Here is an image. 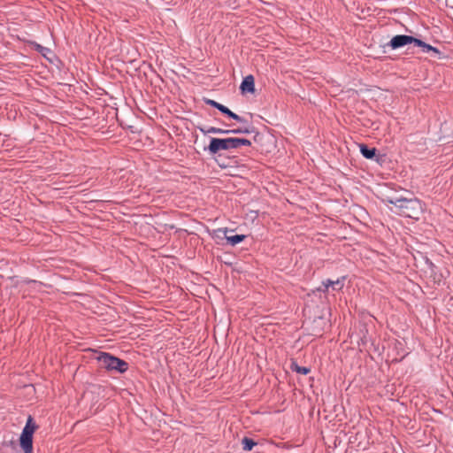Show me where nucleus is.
<instances>
[{"label":"nucleus","mask_w":453,"mask_h":453,"mask_svg":"<svg viewBox=\"0 0 453 453\" xmlns=\"http://www.w3.org/2000/svg\"><path fill=\"white\" fill-rule=\"evenodd\" d=\"M388 202L395 207L397 213L404 217L418 219L422 211L421 203L417 199L400 198Z\"/></svg>","instance_id":"obj_1"},{"label":"nucleus","mask_w":453,"mask_h":453,"mask_svg":"<svg viewBox=\"0 0 453 453\" xmlns=\"http://www.w3.org/2000/svg\"><path fill=\"white\" fill-rule=\"evenodd\" d=\"M410 43H414L416 46L420 47L423 52H433L434 56L441 55V52L438 49L426 43L419 39L405 35H398L394 36L390 40L388 45L391 47V49L395 50Z\"/></svg>","instance_id":"obj_2"},{"label":"nucleus","mask_w":453,"mask_h":453,"mask_svg":"<svg viewBox=\"0 0 453 453\" xmlns=\"http://www.w3.org/2000/svg\"><path fill=\"white\" fill-rule=\"evenodd\" d=\"M96 359L100 367L108 371H116L123 373L128 369V364L126 361L105 352L99 353Z\"/></svg>","instance_id":"obj_3"},{"label":"nucleus","mask_w":453,"mask_h":453,"mask_svg":"<svg viewBox=\"0 0 453 453\" xmlns=\"http://www.w3.org/2000/svg\"><path fill=\"white\" fill-rule=\"evenodd\" d=\"M36 429L37 426L29 416L19 437V445L24 453H33V434Z\"/></svg>","instance_id":"obj_4"},{"label":"nucleus","mask_w":453,"mask_h":453,"mask_svg":"<svg viewBox=\"0 0 453 453\" xmlns=\"http://www.w3.org/2000/svg\"><path fill=\"white\" fill-rule=\"evenodd\" d=\"M233 148V138H211L208 150L211 154H216L220 150H227Z\"/></svg>","instance_id":"obj_5"},{"label":"nucleus","mask_w":453,"mask_h":453,"mask_svg":"<svg viewBox=\"0 0 453 453\" xmlns=\"http://www.w3.org/2000/svg\"><path fill=\"white\" fill-rule=\"evenodd\" d=\"M242 93H254L255 91V81L252 75L246 76L240 87Z\"/></svg>","instance_id":"obj_6"},{"label":"nucleus","mask_w":453,"mask_h":453,"mask_svg":"<svg viewBox=\"0 0 453 453\" xmlns=\"http://www.w3.org/2000/svg\"><path fill=\"white\" fill-rule=\"evenodd\" d=\"M343 280L344 278L337 279L336 280H327L323 282V286L325 287L324 290H327L329 287H332L333 289H341L343 287Z\"/></svg>","instance_id":"obj_7"},{"label":"nucleus","mask_w":453,"mask_h":453,"mask_svg":"<svg viewBox=\"0 0 453 453\" xmlns=\"http://www.w3.org/2000/svg\"><path fill=\"white\" fill-rule=\"evenodd\" d=\"M360 151H361V154L365 157V158H368V159H372L373 158V157L375 156L376 154V150L374 148H368L366 145L365 144H361L360 145Z\"/></svg>","instance_id":"obj_8"},{"label":"nucleus","mask_w":453,"mask_h":453,"mask_svg":"<svg viewBox=\"0 0 453 453\" xmlns=\"http://www.w3.org/2000/svg\"><path fill=\"white\" fill-rule=\"evenodd\" d=\"M200 131L203 133L204 134H227L230 133V130H224L213 127H199Z\"/></svg>","instance_id":"obj_9"},{"label":"nucleus","mask_w":453,"mask_h":453,"mask_svg":"<svg viewBox=\"0 0 453 453\" xmlns=\"http://www.w3.org/2000/svg\"><path fill=\"white\" fill-rule=\"evenodd\" d=\"M226 241L228 243L234 246V245L242 242L246 238V236L244 234H236V235L226 236Z\"/></svg>","instance_id":"obj_10"},{"label":"nucleus","mask_w":453,"mask_h":453,"mask_svg":"<svg viewBox=\"0 0 453 453\" xmlns=\"http://www.w3.org/2000/svg\"><path fill=\"white\" fill-rule=\"evenodd\" d=\"M251 144L250 141L244 138H233V148L236 149L241 146H250Z\"/></svg>","instance_id":"obj_11"},{"label":"nucleus","mask_w":453,"mask_h":453,"mask_svg":"<svg viewBox=\"0 0 453 453\" xmlns=\"http://www.w3.org/2000/svg\"><path fill=\"white\" fill-rule=\"evenodd\" d=\"M242 449L245 451H250L253 449V447L256 445V442L248 437H244L242 441Z\"/></svg>","instance_id":"obj_12"},{"label":"nucleus","mask_w":453,"mask_h":453,"mask_svg":"<svg viewBox=\"0 0 453 453\" xmlns=\"http://www.w3.org/2000/svg\"><path fill=\"white\" fill-rule=\"evenodd\" d=\"M292 368L296 372L301 373V374H304V375L308 374L311 372L310 368L304 367V366H299L296 364H294Z\"/></svg>","instance_id":"obj_13"},{"label":"nucleus","mask_w":453,"mask_h":453,"mask_svg":"<svg viewBox=\"0 0 453 453\" xmlns=\"http://www.w3.org/2000/svg\"><path fill=\"white\" fill-rule=\"evenodd\" d=\"M34 48L44 57H46L48 55V53H50V50L48 48L43 47L37 43H34Z\"/></svg>","instance_id":"obj_14"},{"label":"nucleus","mask_w":453,"mask_h":453,"mask_svg":"<svg viewBox=\"0 0 453 453\" xmlns=\"http://www.w3.org/2000/svg\"><path fill=\"white\" fill-rule=\"evenodd\" d=\"M227 116H229L230 118L237 120V121H240V122H242L243 121V119L241 118L239 115L234 113L232 111L228 110L227 111V113H226Z\"/></svg>","instance_id":"obj_15"},{"label":"nucleus","mask_w":453,"mask_h":453,"mask_svg":"<svg viewBox=\"0 0 453 453\" xmlns=\"http://www.w3.org/2000/svg\"><path fill=\"white\" fill-rule=\"evenodd\" d=\"M206 104L211 105V106H213L215 108L218 109L219 105V103L214 101V100H211V99H208L206 100Z\"/></svg>","instance_id":"obj_16"},{"label":"nucleus","mask_w":453,"mask_h":453,"mask_svg":"<svg viewBox=\"0 0 453 453\" xmlns=\"http://www.w3.org/2000/svg\"><path fill=\"white\" fill-rule=\"evenodd\" d=\"M218 110L220 111L222 113L226 114V113H227V111L229 109L227 107H226L225 105L219 104Z\"/></svg>","instance_id":"obj_17"},{"label":"nucleus","mask_w":453,"mask_h":453,"mask_svg":"<svg viewBox=\"0 0 453 453\" xmlns=\"http://www.w3.org/2000/svg\"><path fill=\"white\" fill-rule=\"evenodd\" d=\"M231 132L232 133H235V134H238V133H249V131L247 129H245V130L236 129V130H232Z\"/></svg>","instance_id":"obj_18"}]
</instances>
